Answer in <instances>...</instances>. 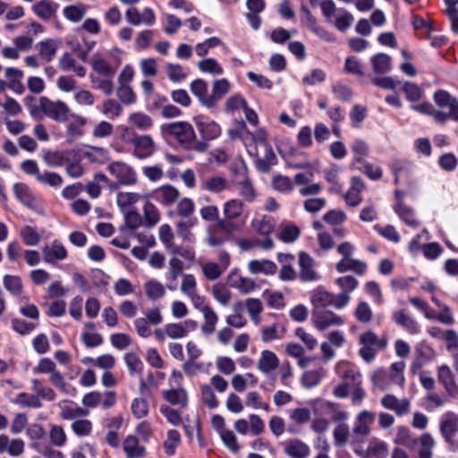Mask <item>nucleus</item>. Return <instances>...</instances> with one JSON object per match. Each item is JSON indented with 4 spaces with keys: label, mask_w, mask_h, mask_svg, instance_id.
<instances>
[{
    "label": "nucleus",
    "mask_w": 458,
    "mask_h": 458,
    "mask_svg": "<svg viewBox=\"0 0 458 458\" xmlns=\"http://www.w3.org/2000/svg\"><path fill=\"white\" fill-rule=\"evenodd\" d=\"M195 212V203L188 197H183L177 200L175 206V214L182 220L176 223V231L179 236L184 240H189L191 234V228L197 223V217L193 216Z\"/></svg>",
    "instance_id": "obj_1"
},
{
    "label": "nucleus",
    "mask_w": 458,
    "mask_h": 458,
    "mask_svg": "<svg viewBox=\"0 0 458 458\" xmlns=\"http://www.w3.org/2000/svg\"><path fill=\"white\" fill-rule=\"evenodd\" d=\"M404 369L403 361H396L391 365L389 373L382 369H377L371 376L373 386L383 391L389 389L392 384L403 388L405 381Z\"/></svg>",
    "instance_id": "obj_2"
},
{
    "label": "nucleus",
    "mask_w": 458,
    "mask_h": 458,
    "mask_svg": "<svg viewBox=\"0 0 458 458\" xmlns=\"http://www.w3.org/2000/svg\"><path fill=\"white\" fill-rule=\"evenodd\" d=\"M433 98L439 108L447 109V112L438 110L436 113V123L445 124L449 119L458 122V100L455 98L447 91L437 90Z\"/></svg>",
    "instance_id": "obj_3"
},
{
    "label": "nucleus",
    "mask_w": 458,
    "mask_h": 458,
    "mask_svg": "<svg viewBox=\"0 0 458 458\" xmlns=\"http://www.w3.org/2000/svg\"><path fill=\"white\" fill-rule=\"evenodd\" d=\"M164 134L173 136L184 148H189L196 139L192 125L187 122H175L161 126Z\"/></svg>",
    "instance_id": "obj_4"
},
{
    "label": "nucleus",
    "mask_w": 458,
    "mask_h": 458,
    "mask_svg": "<svg viewBox=\"0 0 458 458\" xmlns=\"http://www.w3.org/2000/svg\"><path fill=\"white\" fill-rule=\"evenodd\" d=\"M107 170L120 185L133 186L138 182L136 171L125 162L114 161L108 165Z\"/></svg>",
    "instance_id": "obj_5"
},
{
    "label": "nucleus",
    "mask_w": 458,
    "mask_h": 458,
    "mask_svg": "<svg viewBox=\"0 0 458 458\" xmlns=\"http://www.w3.org/2000/svg\"><path fill=\"white\" fill-rule=\"evenodd\" d=\"M39 102L40 109L50 119L59 123H64L68 120L71 110L65 102L62 100L53 101L47 97H42Z\"/></svg>",
    "instance_id": "obj_6"
},
{
    "label": "nucleus",
    "mask_w": 458,
    "mask_h": 458,
    "mask_svg": "<svg viewBox=\"0 0 458 458\" xmlns=\"http://www.w3.org/2000/svg\"><path fill=\"white\" fill-rule=\"evenodd\" d=\"M114 62H107L99 54H95L91 59L92 69L100 76L114 77L121 64V51L115 48L112 51Z\"/></svg>",
    "instance_id": "obj_7"
},
{
    "label": "nucleus",
    "mask_w": 458,
    "mask_h": 458,
    "mask_svg": "<svg viewBox=\"0 0 458 458\" xmlns=\"http://www.w3.org/2000/svg\"><path fill=\"white\" fill-rule=\"evenodd\" d=\"M298 168H307L306 173H299L294 176L296 184L301 186L300 193L302 196L317 195L321 191V186L318 183H310L314 177L315 169L309 165H297Z\"/></svg>",
    "instance_id": "obj_8"
},
{
    "label": "nucleus",
    "mask_w": 458,
    "mask_h": 458,
    "mask_svg": "<svg viewBox=\"0 0 458 458\" xmlns=\"http://www.w3.org/2000/svg\"><path fill=\"white\" fill-rule=\"evenodd\" d=\"M312 323L318 330L323 331L330 327L343 325L344 319L331 310L317 308L312 310Z\"/></svg>",
    "instance_id": "obj_9"
},
{
    "label": "nucleus",
    "mask_w": 458,
    "mask_h": 458,
    "mask_svg": "<svg viewBox=\"0 0 458 458\" xmlns=\"http://www.w3.org/2000/svg\"><path fill=\"white\" fill-rule=\"evenodd\" d=\"M278 356L270 350H263L256 362L257 369L265 377L271 378L275 371L279 368Z\"/></svg>",
    "instance_id": "obj_10"
},
{
    "label": "nucleus",
    "mask_w": 458,
    "mask_h": 458,
    "mask_svg": "<svg viewBox=\"0 0 458 458\" xmlns=\"http://www.w3.org/2000/svg\"><path fill=\"white\" fill-rule=\"evenodd\" d=\"M131 147V154L138 159L150 157L157 149L155 140L148 134H138Z\"/></svg>",
    "instance_id": "obj_11"
},
{
    "label": "nucleus",
    "mask_w": 458,
    "mask_h": 458,
    "mask_svg": "<svg viewBox=\"0 0 458 458\" xmlns=\"http://www.w3.org/2000/svg\"><path fill=\"white\" fill-rule=\"evenodd\" d=\"M374 419V413L369 411H362L358 413L352 428V433L357 441H362L370 434V425Z\"/></svg>",
    "instance_id": "obj_12"
},
{
    "label": "nucleus",
    "mask_w": 458,
    "mask_h": 458,
    "mask_svg": "<svg viewBox=\"0 0 458 458\" xmlns=\"http://www.w3.org/2000/svg\"><path fill=\"white\" fill-rule=\"evenodd\" d=\"M197 129L205 140H212L216 139L221 133V128L215 121L208 119L203 115L194 118Z\"/></svg>",
    "instance_id": "obj_13"
},
{
    "label": "nucleus",
    "mask_w": 458,
    "mask_h": 458,
    "mask_svg": "<svg viewBox=\"0 0 458 458\" xmlns=\"http://www.w3.org/2000/svg\"><path fill=\"white\" fill-rule=\"evenodd\" d=\"M382 406L393 411L397 416H404L411 411V402L407 398L398 399L395 395L388 394L380 401Z\"/></svg>",
    "instance_id": "obj_14"
},
{
    "label": "nucleus",
    "mask_w": 458,
    "mask_h": 458,
    "mask_svg": "<svg viewBox=\"0 0 458 458\" xmlns=\"http://www.w3.org/2000/svg\"><path fill=\"white\" fill-rule=\"evenodd\" d=\"M345 341L343 332L335 330L327 335V342H324L320 345L323 359L329 360L335 356L334 348L341 347Z\"/></svg>",
    "instance_id": "obj_15"
},
{
    "label": "nucleus",
    "mask_w": 458,
    "mask_h": 458,
    "mask_svg": "<svg viewBox=\"0 0 458 458\" xmlns=\"http://www.w3.org/2000/svg\"><path fill=\"white\" fill-rule=\"evenodd\" d=\"M227 281L231 287L236 289L242 294H249L258 287L254 280L242 276L236 269L230 272Z\"/></svg>",
    "instance_id": "obj_16"
},
{
    "label": "nucleus",
    "mask_w": 458,
    "mask_h": 458,
    "mask_svg": "<svg viewBox=\"0 0 458 458\" xmlns=\"http://www.w3.org/2000/svg\"><path fill=\"white\" fill-rule=\"evenodd\" d=\"M300 278L304 282L316 281L318 275L315 270V261L307 253L301 252L299 254Z\"/></svg>",
    "instance_id": "obj_17"
},
{
    "label": "nucleus",
    "mask_w": 458,
    "mask_h": 458,
    "mask_svg": "<svg viewBox=\"0 0 458 458\" xmlns=\"http://www.w3.org/2000/svg\"><path fill=\"white\" fill-rule=\"evenodd\" d=\"M43 259L46 263L55 264L58 260H64L67 258V250L62 242L55 240L51 245H46L42 248Z\"/></svg>",
    "instance_id": "obj_18"
},
{
    "label": "nucleus",
    "mask_w": 458,
    "mask_h": 458,
    "mask_svg": "<svg viewBox=\"0 0 458 458\" xmlns=\"http://www.w3.org/2000/svg\"><path fill=\"white\" fill-rule=\"evenodd\" d=\"M284 452L290 458H307L310 448L299 438H291L284 443Z\"/></svg>",
    "instance_id": "obj_19"
},
{
    "label": "nucleus",
    "mask_w": 458,
    "mask_h": 458,
    "mask_svg": "<svg viewBox=\"0 0 458 458\" xmlns=\"http://www.w3.org/2000/svg\"><path fill=\"white\" fill-rule=\"evenodd\" d=\"M437 378L450 396L454 397L457 394L458 386L449 366L441 365L437 368Z\"/></svg>",
    "instance_id": "obj_20"
},
{
    "label": "nucleus",
    "mask_w": 458,
    "mask_h": 458,
    "mask_svg": "<svg viewBox=\"0 0 458 458\" xmlns=\"http://www.w3.org/2000/svg\"><path fill=\"white\" fill-rule=\"evenodd\" d=\"M196 327L193 320H184L181 323H169L165 326V335L172 339H181Z\"/></svg>",
    "instance_id": "obj_21"
},
{
    "label": "nucleus",
    "mask_w": 458,
    "mask_h": 458,
    "mask_svg": "<svg viewBox=\"0 0 458 458\" xmlns=\"http://www.w3.org/2000/svg\"><path fill=\"white\" fill-rule=\"evenodd\" d=\"M230 89L231 83L227 79L216 80L212 85V94L208 97V99L203 101V106L213 107L218 100L229 92Z\"/></svg>",
    "instance_id": "obj_22"
},
{
    "label": "nucleus",
    "mask_w": 458,
    "mask_h": 458,
    "mask_svg": "<svg viewBox=\"0 0 458 458\" xmlns=\"http://www.w3.org/2000/svg\"><path fill=\"white\" fill-rule=\"evenodd\" d=\"M6 79L7 89L13 90L15 94L21 95L25 91V87L22 83L23 72L16 68L9 67L4 71Z\"/></svg>",
    "instance_id": "obj_23"
},
{
    "label": "nucleus",
    "mask_w": 458,
    "mask_h": 458,
    "mask_svg": "<svg viewBox=\"0 0 458 458\" xmlns=\"http://www.w3.org/2000/svg\"><path fill=\"white\" fill-rule=\"evenodd\" d=\"M439 430L444 439L450 443L458 431V418L453 413L445 414L440 421Z\"/></svg>",
    "instance_id": "obj_24"
},
{
    "label": "nucleus",
    "mask_w": 458,
    "mask_h": 458,
    "mask_svg": "<svg viewBox=\"0 0 458 458\" xmlns=\"http://www.w3.org/2000/svg\"><path fill=\"white\" fill-rule=\"evenodd\" d=\"M365 190V184L360 177L353 176L351 179V186L344 195L346 203L349 206L356 207L361 201L362 198L360 193Z\"/></svg>",
    "instance_id": "obj_25"
},
{
    "label": "nucleus",
    "mask_w": 458,
    "mask_h": 458,
    "mask_svg": "<svg viewBox=\"0 0 458 458\" xmlns=\"http://www.w3.org/2000/svg\"><path fill=\"white\" fill-rule=\"evenodd\" d=\"M123 449L126 458H143L146 454V448L140 445L138 437L133 435L124 438Z\"/></svg>",
    "instance_id": "obj_26"
},
{
    "label": "nucleus",
    "mask_w": 458,
    "mask_h": 458,
    "mask_svg": "<svg viewBox=\"0 0 458 458\" xmlns=\"http://www.w3.org/2000/svg\"><path fill=\"white\" fill-rule=\"evenodd\" d=\"M128 123L134 130L145 131L152 128L154 122L151 116L146 113L135 111L129 114Z\"/></svg>",
    "instance_id": "obj_27"
},
{
    "label": "nucleus",
    "mask_w": 458,
    "mask_h": 458,
    "mask_svg": "<svg viewBox=\"0 0 458 458\" xmlns=\"http://www.w3.org/2000/svg\"><path fill=\"white\" fill-rule=\"evenodd\" d=\"M391 170L394 174V182L397 183L402 178L410 180L413 173V165L407 160L394 159L391 162Z\"/></svg>",
    "instance_id": "obj_28"
},
{
    "label": "nucleus",
    "mask_w": 458,
    "mask_h": 458,
    "mask_svg": "<svg viewBox=\"0 0 458 458\" xmlns=\"http://www.w3.org/2000/svg\"><path fill=\"white\" fill-rule=\"evenodd\" d=\"M57 4L50 0H40L33 4V13L44 21H49L55 17Z\"/></svg>",
    "instance_id": "obj_29"
},
{
    "label": "nucleus",
    "mask_w": 458,
    "mask_h": 458,
    "mask_svg": "<svg viewBox=\"0 0 458 458\" xmlns=\"http://www.w3.org/2000/svg\"><path fill=\"white\" fill-rule=\"evenodd\" d=\"M248 269L250 274H264L266 276L274 275L276 272V265L268 259H253L248 263Z\"/></svg>",
    "instance_id": "obj_30"
},
{
    "label": "nucleus",
    "mask_w": 458,
    "mask_h": 458,
    "mask_svg": "<svg viewBox=\"0 0 458 458\" xmlns=\"http://www.w3.org/2000/svg\"><path fill=\"white\" fill-rule=\"evenodd\" d=\"M335 267L339 273H344L351 270L358 275H363L366 272L367 265L361 260L348 258L342 259L336 264Z\"/></svg>",
    "instance_id": "obj_31"
},
{
    "label": "nucleus",
    "mask_w": 458,
    "mask_h": 458,
    "mask_svg": "<svg viewBox=\"0 0 458 458\" xmlns=\"http://www.w3.org/2000/svg\"><path fill=\"white\" fill-rule=\"evenodd\" d=\"M244 211V204L241 199H232L223 205V214L227 220L240 218Z\"/></svg>",
    "instance_id": "obj_32"
},
{
    "label": "nucleus",
    "mask_w": 458,
    "mask_h": 458,
    "mask_svg": "<svg viewBox=\"0 0 458 458\" xmlns=\"http://www.w3.org/2000/svg\"><path fill=\"white\" fill-rule=\"evenodd\" d=\"M82 156L92 163L105 164L111 158L109 151L102 147H88Z\"/></svg>",
    "instance_id": "obj_33"
},
{
    "label": "nucleus",
    "mask_w": 458,
    "mask_h": 458,
    "mask_svg": "<svg viewBox=\"0 0 458 458\" xmlns=\"http://www.w3.org/2000/svg\"><path fill=\"white\" fill-rule=\"evenodd\" d=\"M157 191L159 195L160 203L165 207H170L177 202L180 197L179 190L170 184L159 187Z\"/></svg>",
    "instance_id": "obj_34"
},
{
    "label": "nucleus",
    "mask_w": 458,
    "mask_h": 458,
    "mask_svg": "<svg viewBox=\"0 0 458 458\" xmlns=\"http://www.w3.org/2000/svg\"><path fill=\"white\" fill-rule=\"evenodd\" d=\"M16 198L26 207L35 209L38 207V200L32 196L30 189L23 183H16L13 186Z\"/></svg>",
    "instance_id": "obj_35"
},
{
    "label": "nucleus",
    "mask_w": 458,
    "mask_h": 458,
    "mask_svg": "<svg viewBox=\"0 0 458 458\" xmlns=\"http://www.w3.org/2000/svg\"><path fill=\"white\" fill-rule=\"evenodd\" d=\"M260 339L265 344H269L273 341L281 340L285 333L284 327H280L277 323L271 326L263 327L260 330Z\"/></svg>",
    "instance_id": "obj_36"
},
{
    "label": "nucleus",
    "mask_w": 458,
    "mask_h": 458,
    "mask_svg": "<svg viewBox=\"0 0 458 458\" xmlns=\"http://www.w3.org/2000/svg\"><path fill=\"white\" fill-rule=\"evenodd\" d=\"M162 397L170 404L185 406L187 404V393L183 388L164 390L161 393Z\"/></svg>",
    "instance_id": "obj_37"
},
{
    "label": "nucleus",
    "mask_w": 458,
    "mask_h": 458,
    "mask_svg": "<svg viewBox=\"0 0 458 458\" xmlns=\"http://www.w3.org/2000/svg\"><path fill=\"white\" fill-rule=\"evenodd\" d=\"M143 288L148 300L156 301L165 295V287L160 282L150 279L144 283Z\"/></svg>",
    "instance_id": "obj_38"
},
{
    "label": "nucleus",
    "mask_w": 458,
    "mask_h": 458,
    "mask_svg": "<svg viewBox=\"0 0 458 458\" xmlns=\"http://www.w3.org/2000/svg\"><path fill=\"white\" fill-rule=\"evenodd\" d=\"M89 6L79 3L64 8V16L72 22H79L88 13Z\"/></svg>",
    "instance_id": "obj_39"
},
{
    "label": "nucleus",
    "mask_w": 458,
    "mask_h": 458,
    "mask_svg": "<svg viewBox=\"0 0 458 458\" xmlns=\"http://www.w3.org/2000/svg\"><path fill=\"white\" fill-rule=\"evenodd\" d=\"M393 318L396 324L404 327L409 333L416 334L419 332L418 323L404 310L394 311Z\"/></svg>",
    "instance_id": "obj_40"
},
{
    "label": "nucleus",
    "mask_w": 458,
    "mask_h": 458,
    "mask_svg": "<svg viewBox=\"0 0 458 458\" xmlns=\"http://www.w3.org/2000/svg\"><path fill=\"white\" fill-rule=\"evenodd\" d=\"M201 187L207 191L212 193H220L228 189L229 183L225 177L213 176L203 181Z\"/></svg>",
    "instance_id": "obj_41"
},
{
    "label": "nucleus",
    "mask_w": 458,
    "mask_h": 458,
    "mask_svg": "<svg viewBox=\"0 0 458 458\" xmlns=\"http://www.w3.org/2000/svg\"><path fill=\"white\" fill-rule=\"evenodd\" d=\"M61 410L60 415L64 420H71L76 418L87 416L89 411L81 407H72L67 401H63L58 403Z\"/></svg>",
    "instance_id": "obj_42"
},
{
    "label": "nucleus",
    "mask_w": 458,
    "mask_h": 458,
    "mask_svg": "<svg viewBox=\"0 0 458 458\" xmlns=\"http://www.w3.org/2000/svg\"><path fill=\"white\" fill-rule=\"evenodd\" d=\"M3 284L5 290L12 295L27 300L25 296H22L23 286L21 279L19 276L7 275L4 277Z\"/></svg>",
    "instance_id": "obj_43"
},
{
    "label": "nucleus",
    "mask_w": 458,
    "mask_h": 458,
    "mask_svg": "<svg viewBox=\"0 0 458 458\" xmlns=\"http://www.w3.org/2000/svg\"><path fill=\"white\" fill-rule=\"evenodd\" d=\"M418 458H433L435 440L429 433L422 434L419 439Z\"/></svg>",
    "instance_id": "obj_44"
},
{
    "label": "nucleus",
    "mask_w": 458,
    "mask_h": 458,
    "mask_svg": "<svg viewBox=\"0 0 458 458\" xmlns=\"http://www.w3.org/2000/svg\"><path fill=\"white\" fill-rule=\"evenodd\" d=\"M312 405L314 407V410H316V406L319 405L321 407H329L332 409V416L331 419L335 422L338 423H345V420L348 418V413L336 407L334 403L322 400V399H317L312 401Z\"/></svg>",
    "instance_id": "obj_45"
},
{
    "label": "nucleus",
    "mask_w": 458,
    "mask_h": 458,
    "mask_svg": "<svg viewBox=\"0 0 458 458\" xmlns=\"http://www.w3.org/2000/svg\"><path fill=\"white\" fill-rule=\"evenodd\" d=\"M38 47V55L45 61L51 62L57 52L58 42L55 39L49 38V39L39 42Z\"/></svg>",
    "instance_id": "obj_46"
},
{
    "label": "nucleus",
    "mask_w": 458,
    "mask_h": 458,
    "mask_svg": "<svg viewBox=\"0 0 458 458\" xmlns=\"http://www.w3.org/2000/svg\"><path fill=\"white\" fill-rule=\"evenodd\" d=\"M252 227L260 235L268 236L275 229V220L268 216L252 221Z\"/></svg>",
    "instance_id": "obj_47"
},
{
    "label": "nucleus",
    "mask_w": 458,
    "mask_h": 458,
    "mask_svg": "<svg viewBox=\"0 0 458 458\" xmlns=\"http://www.w3.org/2000/svg\"><path fill=\"white\" fill-rule=\"evenodd\" d=\"M85 331L82 334V341L88 347H96L102 344V336L94 332L95 325L88 322L84 325Z\"/></svg>",
    "instance_id": "obj_48"
},
{
    "label": "nucleus",
    "mask_w": 458,
    "mask_h": 458,
    "mask_svg": "<svg viewBox=\"0 0 458 458\" xmlns=\"http://www.w3.org/2000/svg\"><path fill=\"white\" fill-rule=\"evenodd\" d=\"M211 293L213 298L223 306H227L232 300V293L229 288L221 283L212 285Z\"/></svg>",
    "instance_id": "obj_49"
},
{
    "label": "nucleus",
    "mask_w": 458,
    "mask_h": 458,
    "mask_svg": "<svg viewBox=\"0 0 458 458\" xmlns=\"http://www.w3.org/2000/svg\"><path fill=\"white\" fill-rule=\"evenodd\" d=\"M333 301L334 295L320 288L316 289L311 296V302L314 306L313 309H324L325 307L331 305Z\"/></svg>",
    "instance_id": "obj_50"
},
{
    "label": "nucleus",
    "mask_w": 458,
    "mask_h": 458,
    "mask_svg": "<svg viewBox=\"0 0 458 458\" xmlns=\"http://www.w3.org/2000/svg\"><path fill=\"white\" fill-rule=\"evenodd\" d=\"M144 225L147 227H153L160 220L158 208L151 202L147 201L143 207Z\"/></svg>",
    "instance_id": "obj_51"
},
{
    "label": "nucleus",
    "mask_w": 458,
    "mask_h": 458,
    "mask_svg": "<svg viewBox=\"0 0 458 458\" xmlns=\"http://www.w3.org/2000/svg\"><path fill=\"white\" fill-rule=\"evenodd\" d=\"M300 229L293 224H282L278 238L284 242H293L300 236Z\"/></svg>",
    "instance_id": "obj_52"
},
{
    "label": "nucleus",
    "mask_w": 458,
    "mask_h": 458,
    "mask_svg": "<svg viewBox=\"0 0 458 458\" xmlns=\"http://www.w3.org/2000/svg\"><path fill=\"white\" fill-rule=\"evenodd\" d=\"M334 443L336 447L344 446L350 437V428L346 423H338L333 430Z\"/></svg>",
    "instance_id": "obj_53"
},
{
    "label": "nucleus",
    "mask_w": 458,
    "mask_h": 458,
    "mask_svg": "<svg viewBox=\"0 0 458 458\" xmlns=\"http://www.w3.org/2000/svg\"><path fill=\"white\" fill-rule=\"evenodd\" d=\"M204 317V323L201 326V330L205 334H213L216 330V325L218 320V317L211 307L204 308L201 311Z\"/></svg>",
    "instance_id": "obj_54"
},
{
    "label": "nucleus",
    "mask_w": 458,
    "mask_h": 458,
    "mask_svg": "<svg viewBox=\"0 0 458 458\" xmlns=\"http://www.w3.org/2000/svg\"><path fill=\"white\" fill-rule=\"evenodd\" d=\"M140 198V195L137 192H119L116 196V203L124 212L126 208L139 202Z\"/></svg>",
    "instance_id": "obj_55"
},
{
    "label": "nucleus",
    "mask_w": 458,
    "mask_h": 458,
    "mask_svg": "<svg viewBox=\"0 0 458 458\" xmlns=\"http://www.w3.org/2000/svg\"><path fill=\"white\" fill-rule=\"evenodd\" d=\"M201 271L206 279L209 281H215L218 279L225 270L218 265V263L213 261H208L201 265Z\"/></svg>",
    "instance_id": "obj_56"
},
{
    "label": "nucleus",
    "mask_w": 458,
    "mask_h": 458,
    "mask_svg": "<svg viewBox=\"0 0 458 458\" xmlns=\"http://www.w3.org/2000/svg\"><path fill=\"white\" fill-rule=\"evenodd\" d=\"M373 70L376 73H385L390 70L391 58L386 54H377L371 58Z\"/></svg>",
    "instance_id": "obj_57"
},
{
    "label": "nucleus",
    "mask_w": 458,
    "mask_h": 458,
    "mask_svg": "<svg viewBox=\"0 0 458 458\" xmlns=\"http://www.w3.org/2000/svg\"><path fill=\"white\" fill-rule=\"evenodd\" d=\"M49 438L53 445L61 447L67 441L66 433L62 426L51 425L49 429Z\"/></svg>",
    "instance_id": "obj_58"
},
{
    "label": "nucleus",
    "mask_w": 458,
    "mask_h": 458,
    "mask_svg": "<svg viewBox=\"0 0 458 458\" xmlns=\"http://www.w3.org/2000/svg\"><path fill=\"white\" fill-rule=\"evenodd\" d=\"M394 210L407 225L412 226H417L419 225L415 219L413 210L411 208L405 206L403 201L396 203Z\"/></svg>",
    "instance_id": "obj_59"
},
{
    "label": "nucleus",
    "mask_w": 458,
    "mask_h": 458,
    "mask_svg": "<svg viewBox=\"0 0 458 458\" xmlns=\"http://www.w3.org/2000/svg\"><path fill=\"white\" fill-rule=\"evenodd\" d=\"M13 403L21 406L31 408H40L42 405L38 396L28 393H20L13 400Z\"/></svg>",
    "instance_id": "obj_60"
},
{
    "label": "nucleus",
    "mask_w": 458,
    "mask_h": 458,
    "mask_svg": "<svg viewBox=\"0 0 458 458\" xmlns=\"http://www.w3.org/2000/svg\"><path fill=\"white\" fill-rule=\"evenodd\" d=\"M91 82L95 85L96 89L101 90L106 96H110L114 91L113 77H91Z\"/></svg>",
    "instance_id": "obj_61"
},
{
    "label": "nucleus",
    "mask_w": 458,
    "mask_h": 458,
    "mask_svg": "<svg viewBox=\"0 0 458 458\" xmlns=\"http://www.w3.org/2000/svg\"><path fill=\"white\" fill-rule=\"evenodd\" d=\"M198 68L203 72L220 75L223 73V68L214 58H206L198 63Z\"/></svg>",
    "instance_id": "obj_62"
},
{
    "label": "nucleus",
    "mask_w": 458,
    "mask_h": 458,
    "mask_svg": "<svg viewBox=\"0 0 458 458\" xmlns=\"http://www.w3.org/2000/svg\"><path fill=\"white\" fill-rule=\"evenodd\" d=\"M165 72L169 80L174 82L182 81L187 77V72L184 71L183 67L177 64H167Z\"/></svg>",
    "instance_id": "obj_63"
},
{
    "label": "nucleus",
    "mask_w": 458,
    "mask_h": 458,
    "mask_svg": "<svg viewBox=\"0 0 458 458\" xmlns=\"http://www.w3.org/2000/svg\"><path fill=\"white\" fill-rule=\"evenodd\" d=\"M116 94L119 100L124 105H131L136 102V95L130 85L119 84Z\"/></svg>",
    "instance_id": "obj_64"
}]
</instances>
